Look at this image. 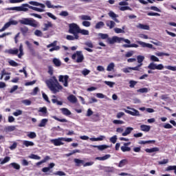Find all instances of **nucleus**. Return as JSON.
<instances>
[{
    "instance_id": "338daca9",
    "label": "nucleus",
    "mask_w": 176,
    "mask_h": 176,
    "mask_svg": "<svg viewBox=\"0 0 176 176\" xmlns=\"http://www.w3.org/2000/svg\"><path fill=\"white\" fill-rule=\"evenodd\" d=\"M82 25L84 27H90V25H91V23H90V21H82Z\"/></svg>"
},
{
    "instance_id": "f704fd0d",
    "label": "nucleus",
    "mask_w": 176,
    "mask_h": 176,
    "mask_svg": "<svg viewBox=\"0 0 176 176\" xmlns=\"http://www.w3.org/2000/svg\"><path fill=\"white\" fill-rule=\"evenodd\" d=\"M38 112H41L45 116L46 113H47V108H46V107H40Z\"/></svg>"
},
{
    "instance_id": "c756f323",
    "label": "nucleus",
    "mask_w": 176,
    "mask_h": 176,
    "mask_svg": "<svg viewBox=\"0 0 176 176\" xmlns=\"http://www.w3.org/2000/svg\"><path fill=\"white\" fill-rule=\"evenodd\" d=\"M14 130H16V126H8L5 128V131L8 133L14 131Z\"/></svg>"
},
{
    "instance_id": "0eeeda50",
    "label": "nucleus",
    "mask_w": 176,
    "mask_h": 176,
    "mask_svg": "<svg viewBox=\"0 0 176 176\" xmlns=\"http://www.w3.org/2000/svg\"><path fill=\"white\" fill-rule=\"evenodd\" d=\"M68 79H69V76L68 75H60L58 76V81L63 83L65 87H68Z\"/></svg>"
},
{
    "instance_id": "b1692460",
    "label": "nucleus",
    "mask_w": 176,
    "mask_h": 176,
    "mask_svg": "<svg viewBox=\"0 0 176 176\" xmlns=\"http://www.w3.org/2000/svg\"><path fill=\"white\" fill-rule=\"evenodd\" d=\"M136 27L138 28H139L140 30H149V25H144V24H142V23H139L138 25H136Z\"/></svg>"
},
{
    "instance_id": "0e129e2a",
    "label": "nucleus",
    "mask_w": 176,
    "mask_h": 176,
    "mask_svg": "<svg viewBox=\"0 0 176 176\" xmlns=\"http://www.w3.org/2000/svg\"><path fill=\"white\" fill-rule=\"evenodd\" d=\"M11 166L13 167V168H15V170H20V165H19V164L14 162L11 164Z\"/></svg>"
},
{
    "instance_id": "13d9d810",
    "label": "nucleus",
    "mask_w": 176,
    "mask_h": 176,
    "mask_svg": "<svg viewBox=\"0 0 176 176\" xmlns=\"http://www.w3.org/2000/svg\"><path fill=\"white\" fill-rule=\"evenodd\" d=\"M108 14L109 17H111V19H116V17H118V16L113 11H110Z\"/></svg>"
},
{
    "instance_id": "8fccbe9b",
    "label": "nucleus",
    "mask_w": 176,
    "mask_h": 176,
    "mask_svg": "<svg viewBox=\"0 0 176 176\" xmlns=\"http://www.w3.org/2000/svg\"><path fill=\"white\" fill-rule=\"evenodd\" d=\"M113 68H115V64L111 63L107 66V71L111 72L112 69H113Z\"/></svg>"
},
{
    "instance_id": "a19ab883",
    "label": "nucleus",
    "mask_w": 176,
    "mask_h": 176,
    "mask_svg": "<svg viewBox=\"0 0 176 176\" xmlns=\"http://www.w3.org/2000/svg\"><path fill=\"white\" fill-rule=\"evenodd\" d=\"M53 119H54L55 120H57L58 122H60L61 123H67L68 122L67 119H65V118L60 119L57 118V116H53Z\"/></svg>"
},
{
    "instance_id": "6ab92c4d",
    "label": "nucleus",
    "mask_w": 176,
    "mask_h": 176,
    "mask_svg": "<svg viewBox=\"0 0 176 176\" xmlns=\"http://www.w3.org/2000/svg\"><path fill=\"white\" fill-rule=\"evenodd\" d=\"M52 98L53 99H52V102L53 104H56V105H63V102L58 101V100H57V96H56L55 95H53Z\"/></svg>"
},
{
    "instance_id": "c9c22d12",
    "label": "nucleus",
    "mask_w": 176,
    "mask_h": 176,
    "mask_svg": "<svg viewBox=\"0 0 176 176\" xmlns=\"http://www.w3.org/2000/svg\"><path fill=\"white\" fill-rule=\"evenodd\" d=\"M27 137L31 140H34V138H36V133L35 132H29Z\"/></svg>"
},
{
    "instance_id": "cd10ccee",
    "label": "nucleus",
    "mask_w": 176,
    "mask_h": 176,
    "mask_svg": "<svg viewBox=\"0 0 176 176\" xmlns=\"http://www.w3.org/2000/svg\"><path fill=\"white\" fill-rule=\"evenodd\" d=\"M95 148H97L99 151H104V149H107V148H109V146L102 144L99 146H95Z\"/></svg>"
},
{
    "instance_id": "680f3d73",
    "label": "nucleus",
    "mask_w": 176,
    "mask_h": 176,
    "mask_svg": "<svg viewBox=\"0 0 176 176\" xmlns=\"http://www.w3.org/2000/svg\"><path fill=\"white\" fill-rule=\"evenodd\" d=\"M131 71H132V69H131V67H130L124 68L122 69V72H124V74H129V72H131Z\"/></svg>"
},
{
    "instance_id": "e433bc0d",
    "label": "nucleus",
    "mask_w": 176,
    "mask_h": 176,
    "mask_svg": "<svg viewBox=\"0 0 176 176\" xmlns=\"http://www.w3.org/2000/svg\"><path fill=\"white\" fill-rule=\"evenodd\" d=\"M10 22H7L3 27L0 29V32H3V31H6V30H8V28H9V27H10Z\"/></svg>"
},
{
    "instance_id": "4d7b16f0",
    "label": "nucleus",
    "mask_w": 176,
    "mask_h": 176,
    "mask_svg": "<svg viewBox=\"0 0 176 176\" xmlns=\"http://www.w3.org/2000/svg\"><path fill=\"white\" fill-rule=\"evenodd\" d=\"M113 123V124H124V121L120 120H114Z\"/></svg>"
},
{
    "instance_id": "bf43d9fd",
    "label": "nucleus",
    "mask_w": 176,
    "mask_h": 176,
    "mask_svg": "<svg viewBox=\"0 0 176 176\" xmlns=\"http://www.w3.org/2000/svg\"><path fill=\"white\" fill-rule=\"evenodd\" d=\"M116 141H118V136L114 135L110 138V142L112 144H116Z\"/></svg>"
},
{
    "instance_id": "774afa93",
    "label": "nucleus",
    "mask_w": 176,
    "mask_h": 176,
    "mask_svg": "<svg viewBox=\"0 0 176 176\" xmlns=\"http://www.w3.org/2000/svg\"><path fill=\"white\" fill-rule=\"evenodd\" d=\"M147 16H160V14H159L157 12H148L147 14Z\"/></svg>"
},
{
    "instance_id": "9b49d317",
    "label": "nucleus",
    "mask_w": 176,
    "mask_h": 176,
    "mask_svg": "<svg viewBox=\"0 0 176 176\" xmlns=\"http://www.w3.org/2000/svg\"><path fill=\"white\" fill-rule=\"evenodd\" d=\"M45 5L48 9H58L63 8L61 6H53L52 5V2L50 1H46Z\"/></svg>"
},
{
    "instance_id": "49530a36",
    "label": "nucleus",
    "mask_w": 176,
    "mask_h": 176,
    "mask_svg": "<svg viewBox=\"0 0 176 176\" xmlns=\"http://www.w3.org/2000/svg\"><path fill=\"white\" fill-rule=\"evenodd\" d=\"M126 164H127V160H122L118 164V167H123Z\"/></svg>"
},
{
    "instance_id": "2f4dec72",
    "label": "nucleus",
    "mask_w": 176,
    "mask_h": 176,
    "mask_svg": "<svg viewBox=\"0 0 176 176\" xmlns=\"http://www.w3.org/2000/svg\"><path fill=\"white\" fill-rule=\"evenodd\" d=\"M6 53H8V54H17L19 53V50L17 49L14 50H6Z\"/></svg>"
},
{
    "instance_id": "69168bd1",
    "label": "nucleus",
    "mask_w": 176,
    "mask_h": 176,
    "mask_svg": "<svg viewBox=\"0 0 176 176\" xmlns=\"http://www.w3.org/2000/svg\"><path fill=\"white\" fill-rule=\"evenodd\" d=\"M105 85L109 86V87H113L115 82L111 81H104Z\"/></svg>"
},
{
    "instance_id": "c03bdc74",
    "label": "nucleus",
    "mask_w": 176,
    "mask_h": 176,
    "mask_svg": "<svg viewBox=\"0 0 176 176\" xmlns=\"http://www.w3.org/2000/svg\"><path fill=\"white\" fill-rule=\"evenodd\" d=\"M137 60H138V63L139 64H142V61H144V60H145V56L139 55L137 56Z\"/></svg>"
},
{
    "instance_id": "a211bd4d",
    "label": "nucleus",
    "mask_w": 176,
    "mask_h": 176,
    "mask_svg": "<svg viewBox=\"0 0 176 176\" xmlns=\"http://www.w3.org/2000/svg\"><path fill=\"white\" fill-rule=\"evenodd\" d=\"M106 25L107 27H109L110 30H112V28H115L116 23L113 21H107Z\"/></svg>"
},
{
    "instance_id": "a18cd8bd",
    "label": "nucleus",
    "mask_w": 176,
    "mask_h": 176,
    "mask_svg": "<svg viewBox=\"0 0 176 176\" xmlns=\"http://www.w3.org/2000/svg\"><path fill=\"white\" fill-rule=\"evenodd\" d=\"M122 47H138V45H137L135 43H132L131 45L124 44V45H122Z\"/></svg>"
},
{
    "instance_id": "4468645a",
    "label": "nucleus",
    "mask_w": 176,
    "mask_h": 176,
    "mask_svg": "<svg viewBox=\"0 0 176 176\" xmlns=\"http://www.w3.org/2000/svg\"><path fill=\"white\" fill-rule=\"evenodd\" d=\"M137 43H138V45H140L142 47H148L149 49H152L153 47V45L152 44L146 43L142 41H137Z\"/></svg>"
},
{
    "instance_id": "7ed1b4c3",
    "label": "nucleus",
    "mask_w": 176,
    "mask_h": 176,
    "mask_svg": "<svg viewBox=\"0 0 176 176\" xmlns=\"http://www.w3.org/2000/svg\"><path fill=\"white\" fill-rule=\"evenodd\" d=\"M23 24L25 25H30V27H33L34 28H36L39 26V23L38 21L30 18H23Z\"/></svg>"
},
{
    "instance_id": "20e7f679",
    "label": "nucleus",
    "mask_w": 176,
    "mask_h": 176,
    "mask_svg": "<svg viewBox=\"0 0 176 176\" xmlns=\"http://www.w3.org/2000/svg\"><path fill=\"white\" fill-rule=\"evenodd\" d=\"M80 27L76 23H71L69 25V34H72L73 35H79V30Z\"/></svg>"
},
{
    "instance_id": "5fc2aeb1",
    "label": "nucleus",
    "mask_w": 176,
    "mask_h": 176,
    "mask_svg": "<svg viewBox=\"0 0 176 176\" xmlns=\"http://www.w3.org/2000/svg\"><path fill=\"white\" fill-rule=\"evenodd\" d=\"M80 19L81 20H89V21L91 20V17L89 15H81L80 16Z\"/></svg>"
},
{
    "instance_id": "79ce46f5",
    "label": "nucleus",
    "mask_w": 176,
    "mask_h": 176,
    "mask_svg": "<svg viewBox=\"0 0 176 176\" xmlns=\"http://www.w3.org/2000/svg\"><path fill=\"white\" fill-rule=\"evenodd\" d=\"M78 34H81V35H89V30H86L85 29H79Z\"/></svg>"
},
{
    "instance_id": "5701e85b",
    "label": "nucleus",
    "mask_w": 176,
    "mask_h": 176,
    "mask_svg": "<svg viewBox=\"0 0 176 176\" xmlns=\"http://www.w3.org/2000/svg\"><path fill=\"white\" fill-rule=\"evenodd\" d=\"M47 122H49V120L46 118H43L41 120V122L38 124V127H45L46 126Z\"/></svg>"
},
{
    "instance_id": "72a5a7b5",
    "label": "nucleus",
    "mask_w": 176,
    "mask_h": 176,
    "mask_svg": "<svg viewBox=\"0 0 176 176\" xmlns=\"http://www.w3.org/2000/svg\"><path fill=\"white\" fill-rule=\"evenodd\" d=\"M23 145H25V146H34V145H35V144H34V142H30L28 140H25L23 141Z\"/></svg>"
},
{
    "instance_id": "ddd939ff",
    "label": "nucleus",
    "mask_w": 176,
    "mask_h": 176,
    "mask_svg": "<svg viewBox=\"0 0 176 176\" xmlns=\"http://www.w3.org/2000/svg\"><path fill=\"white\" fill-rule=\"evenodd\" d=\"M67 100L72 104H76V102H78V98H76V96H75V95L73 94L67 97Z\"/></svg>"
},
{
    "instance_id": "3c124183",
    "label": "nucleus",
    "mask_w": 176,
    "mask_h": 176,
    "mask_svg": "<svg viewBox=\"0 0 176 176\" xmlns=\"http://www.w3.org/2000/svg\"><path fill=\"white\" fill-rule=\"evenodd\" d=\"M8 63L10 64V65H11V67H17L19 65V63H16V61L13 60H8Z\"/></svg>"
},
{
    "instance_id": "052dcab7",
    "label": "nucleus",
    "mask_w": 176,
    "mask_h": 176,
    "mask_svg": "<svg viewBox=\"0 0 176 176\" xmlns=\"http://www.w3.org/2000/svg\"><path fill=\"white\" fill-rule=\"evenodd\" d=\"M34 35H36V36H42L43 34L42 33V31L39 30H36L34 32Z\"/></svg>"
},
{
    "instance_id": "39448f33",
    "label": "nucleus",
    "mask_w": 176,
    "mask_h": 176,
    "mask_svg": "<svg viewBox=\"0 0 176 176\" xmlns=\"http://www.w3.org/2000/svg\"><path fill=\"white\" fill-rule=\"evenodd\" d=\"M72 60H76V63H83V60H85V56H83L82 51H76V53L72 54Z\"/></svg>"
},
{
    "instance_id": "f03ea898",
    "label": "nucleus",
    "mask_w": 176,
    "mask_h": 176,
    "mask_svg": "<svg viewBox=\"0 0 176 176\" xmlns=\"http://www.w3.org/2000/svg\"><path fill=\"white\" fill-rule=\"evenodd\" d=\"M74 162L75 163L76 167H80L81 166H83V167H89L94 164V162L93 161L85 162V160H80L78 158L74 159Z\"/></svg>"
},
{
    "instance_id": "6e6d98bb",
    "label": "nucleus",
    "mask_w": 176,
    "mask_h": 176,
    "mask_svg": "<svg viewBox=\"0 0 176 176\" xmlns=\"http://www.w3.org/2000/svg\"><path fill=\"white\" fill-rule=\"evenodd\" d=\"M137 83H138V82L135 81V80H130L129 81V87H131V89H133L135 85H137Z\"/></svg>"
},
{
    "instance_id": "864d4df0",
    "label": "nucleus",
    "mask_w": 176,
    "mask_h": 176,
    "mask_svg": "<svg viewBox=\"0 0 176 176\" xmlns=\"http://www.w3.org/2000/svg\"><path fill=\"white\" fill-rule=\"evenodd\" d=\"M121 151H122V152H130L131 151V148L126 146H121Z\"/></svg>"
},
{
    "instance_id": "412c9836",
    "label": "nucleus",
    "mask_w": 176,
    "mask_h": 176,
    "mask_svg": "<svg viewBox=\"0 0 176 176\" xmlns=\"http://www.w3.org/2000/svg\"><path fill=\"white\" fill-rule=\"evenodd\" d=\"M53 27V23L52 22H47V23H44V28H43V31H47L49 28H52Z\"/></svg>"
},
{
    "instance_id": "2eb2a0df",
    "label": "nucleus",
    "mask_w": 176,
    "mask_h": 176,
    "mask_svg": "<svg viewBox=\"0 0 176 176\" xmlns=\"http://www.w3.org/2000/svg\"><path fill=\"white\" fill-rule=\"evenodd\" d=\"M66 39L67 41H75L79 39V34H74V36L72 35H67L66 36Z\"/></svg>"
},
{
    "instance_id": "aec40b11",
    "label": "nucleus",
    "mask_w": 176,
    "mask_h": 176,
    "mask_svg": "<svg viewBox=\"0 0 176 176\" xmlns=\"http://www.w3.org/2000/svg\"><path fill=\"white\" fill-rule=\"evenodd\" d=\"M98 36V39H107V41H108V38H109V35H108V34L99 33Z\"/></svg>"
},
{
    "instance_id": "f3484780",
    "label": "nucleus",
    "mask_w": 176,
    "mask_h": 176,
    "mask_svg": "<svg viewBox=\"0 0 176 176\" xmlns=\"http://www.w3.org/2000/svg\"><path fill=\"white\" fill-rule=\"evenodd\" d=\"M60 111L63 115H65V116H69L70 115H72V113L71 112V111H69L67 108H62L60 109Z\"/></svg>"
},
{
    "instance_id": "4be33fe9",
    "label": "nucleus",
    "mask_w": 176,
    "mask_h": 176,
    "mask_svg": "<svg viewBox=\"0 0 176 176\" xmlns=\"http://www.w3.org/2000/svg\"><path fill=\"white\" fill-rule=\"evenodd\" d=\"M6 10H16V12H23V6L11 7V8H6Z\"/></svg>"
},
{
    "instance_id": "423d86ee",
    "label": "nucleus",
    "mask_w": 176,
    "mask_h": 176,
    "mask_svg": "<svg viewBox=\"0 0 176 176\" xmlns=\"http://www.w3.org/2000/svg\"><path fill=\"white\" fill-rule=\"evenodd\" d=\"M126 109H131V111L124 109V111L126 113H128L129 115H131V116H141V114H140V111H138V110L134 108H131L130 107H126Z\"/></svg>"
},
{
    "instance_id": "37998d69",
    "label": "nucleus",
    "mask_w": 176,
    "mask_h": 176,
    "mask_svg": "<svg viewBox=\"0 0 176 176\" xmlns=\"http://www.w3.org/2000/svg\"><path fill=\"white\" fill-rule=\"evenodd\" d=\"M148 91H149V89L144 87V88H140L139 89L137 90L138 93H148Z\"/></svg>"
},
{
    "instance_id": "6e6552de",
    "label": "nucleus",
    "mask_w": 176,
    "mask_h": 176,
    "mask_svg": "<svg viewBox=\"0 0 176 176\" xmlns=\"http://www.w3.org/2000/svg\"><path fill=\"white\" fill-rule=\"evenodd\" d=\"M148 69L152 70L158 69L162 71V69H164V66L162 64L156 65L155 63H151L148 65Z\"/></svg>"
},
{
    "instance_id": "dca6fc26",
    "label": "nucleus",
    "mask_w": 176,
    "mask_h": 176,
    "mask_svg": "<svg viewBox=\"0 0 176 176\" xmlns=\"http://www.w3.org/2000/svg\"><path fill=\"white\" fill-rule=\"evenodd\" d=\"M140 130L141 131H145L146 133H148V131H151V126L142 124L140 126Z\"/></svg>"
},
{
    "instance_id": "9d476101",
    "label": "nucleus",
    "mask_w": 176,
    "mask_h": 176,
    "mask_svg": "<svg viewBox=\"0 0 176 176\" xmlns=\"http://www.w3.org/2000/svg\"><path fill=\"white\" fill-rule=\"evenodd\" d=\"M63 138H58V139H54L51 140V142L55 145V146H60V145H63Z\"/></svg>"
},
{
    "instance_id": "473e14b6",
    "label": "nucleus",
    "mask_w": 176,
    "mask_h": 176,
    "mask_svg": "<svg viewBox=\"0 0 176 176\" xmlns=\"http://www.w3.org/2000/svg\"><path fill=\"white\" fill-rule=\"evenodd\" d=\"M28 8L29 9H32V10H34V7L30 6L28 4H23V12H27V10H28V8Z\"/></svg>"
},
{
    "instance_id": "f257e3e1",
    "label": "nucleus",
    "mask_w": 176,
    "mask_h": 176,
    "mask_svg": "<svg viewBox=\"0 0 176 176\" xmlns=\"http://www.w3.org/2000/svg\"><path fill=\"white\" fill-rule=\"evenodd\" d=\"M45 83L54 94L60 92V90H63V87L60 85V82H58L56 76H52L49 80H47Z\"/></svg>"
},
{
    "instance_id": "4c0bfd02",
    "label": "nucleus",
    "mask_w": 176,
    "mask_h": 176,
    "mask_svg": "<svg viewBox=\"0 0 176 176\" xmlns=\"http://www.w3.org/2000/svg\"><path fill=\"white\" fill-rule=\"evenodd\" d=\"M50 159V157L46 156L43 160L38 162L36 163V166H41V164H43V163H46L47 160Z\"/></svg>"
},
{
    "instance_id": "ea45409f",
    "label": "nucleus",
    "mask_w": 176,
    "mask_h": 176,
    "mask_svg": "<svg viewBox=\"0 0 176 176\" xmlns=\"http://www.w3.org/2000/svg\"><path fill=\"white\" fill-rule=\"evenodd\" d=\"M53 63L54 64L55 66L56 67H61V61H60V60H58V58H54L53 59Z\"/></svg>"
},
{
    "instance_id": "09e8293b",
    "label": "nucleus",
    "mask_w": 176,
    "mask_h": 176,
    "mask_svg": "<svg viewBox=\"0 0 176 176\" xmlns=\"http://www.w3.org/2000/svg\"><path fill=\"white\" fill-rule=\"evenodd\" d=\"M155 55H157L158 57H163V56H166L167 57H168V56H170V54L164 52H157Z\"/></svg>"
},
{
    "instance_id": "e2e57ef3",
    "label": "nucleus",
    "mask_w": 176,
    "mask_h": 176,
    "mask_svg": "<svg viewBox=\"0 0 176 176\" xmlns=\"http://www.w3.org/2000/svg\"><path fill=\"white\" fill-rule=\"evenodd\" d=\"M105 138V136L100 135L99 138H92V141H102Z\"/></svg>"
},
{
    "instance_id": "f8f14e48",
    "label": "nucleus",
    "mask_w": 176,
    "mask_h": 176,
    "mask_svg": "<svg viewBox=\"0 0 176 176\" xmlns=\"http://www.w3.org/2000/svg\"><path fill=\"white\" fill-rule=\"evenodd\" d=\"M25 45L28 46L32 56H35V50H34L32 44L30 43V41H25Z\"/></svg>"
},
{
    "instance_id": "bb28decb",
    "label": "nucleus",
    "mask_w": 176,
    "mask_h": 176,
    "mask_svg": "<svg viewBox=\"0 0 176 176\" xmlns=\"http://www.w3.org/2000/svg\"><path fill=\"white\" fill-rule=\"evenodd\" d=\"M104 25H105V23H104V22L99 21L96 24L95 28H96V30H100V28H102V27H104Z\"/></svg>"
},
{
    "instance_id": "a878e982",
    "label": "nucleus",
    "mask_w": 176,
    "mask_h": 176,
    "mask_svg": "<svg viewBox=\"0 0 176 176\" xmlns=\"http://www.w3.org/2000/svg\"><path fill=\"white\" fill-rule=\"evenodd\" d=\"M145 151L147 152V153H153V152H158L159 148L153 147L151 148H146Z\"/></svg>"
},
{
    "instance_id": "c85d7f7f",
    "label": "nucleus",
    "mask_w": 176,
    "mask_h": 176,
    "mask_svg": "<svg viewBox=\"0 0 176 176\" xmlns=\"http://www.w3.org/2000/svg\"><path fill=\"white\" fill-rule=\"evenodd\" d=\"M155 140H147V141L140 140L139 142V144L140 145H145L146 144H155Z\"/></svg>"
},
{
    "instance_id": "393cba45",
    "label": "nucleus",
    "mask_w": 176,
    "mask_h": 176,
    "mask_svg": "<svg viewBox=\"0 0 176 176\" xmlns=\"http://www.w3.org/2000/svg\"><path fill=\"white\" fill-rule=\"evenodd\" d=\"M133 130L131 127H127L124 133H122V135L123 137H126V135H129L131 133V131Z\"/></svg>"
},
{
    "instance_id": "7c9ffc66",
    "label": "nucleus",
    "mask_w": 176,
    "mask_h": 176,
    "mask_svg": "<svg viewBox=\"0 0 176 176\" xmlns=\"http://www.w3.org/2000/svg\"><path fill=\"white\" fill-rule=\"evenodd\" d=\"M109 157H111L110 155H105L103 157H96V160L104 161V160H107V159H109Z\"/></svg>"
},
{
    "instance_id": "58836bf2",
    "label": "nucleus",
    "mask_w": 176,
    "mask_h": 176,
    "mask_svg": "<svg viewBox=\"0 0 176 176\" xmlns=\"http://www.w3.org/2000/svg\"><path fill=\"white\" fill-rule=\"evenodd\" d=\"M124 26L122 27V29H120L119 28H116L114 29V31L116 34H124Z\"/></svg>"
},
{
    "instance_id": "603ef678",
    "label": "nucleus",
    "mask_w": 176,
    "mask_h": 176,
    "mask_svg": "<svg viewBox=\"0 0 176 176\" xmlns=\"http://www.w3.org/2000/svg\"><path fill=\"white\" fill-rule=\"evenodd\" d=\"M42 96H43V100H45V101H46L48 104H50V100H49V97L47 96V95H46V94H45V92L42 93Z\"/></svg>"
},
{
    "instance_id": "de8ad7c7",
    "label": "nucleus",
    "mask_w": 176,
    "mask_h": 176,
    "mask_svg": "<svg viewBox=\"0 0 176 176\" xmlns=\"http://www.w3.org/2000/svg\"><path fill=\"white\" fill-rule=\"evenodd\" d=\"M10 160V157H6L3 160L0 158L1 164H5V163H8Z\"/></svg>"
},
{
    "instance_id": "1a4fd4ad",
    "label": "nucleus",
    "mask_w": 176,
    "mask_h": 176,
    "mask_svg": "<svg viewBox=\"0 0 176 176\" xmlns=\"http://www.w3.org/2000/svg\"><path fill=\"white\" fill-rule=\"evenodd\" d=\"M116 42H118V43H120V37L114 36L112 38L109 37V38L107 41V43L109 45H113L114 43H116Z\"/></svg>"
}]
</instances>
